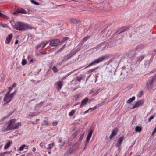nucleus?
<instances>
[{"instance_id":"nucleus-1","label":"nucleus","mask_w":156,"mask_h":156,"mask_svg":"<svg viewBox=\"0 0 156 156\" xmlns=\"http://www.w3.org/2000/svg\"><path fill=\"white\" fill-rule=\"evenodd\" d=\"M12 25L15 29L19 31H24L28 29H32L34 28L28 24L21 22H16L14 24L12 23Z\"/></svg>"},{"instance_id":"nucleus-34","label":"nucleus","mask_w":156,"mask_h":156,"mask_svg":"<svg viewBox=\"0 0 156 156\" xmlns=\"http://www.w3.org/2000/svg\"><path fill=\"white\" fill-rule=\"evenodd\" d=\"M16 92V90H15L12 93L10 94L9 95V96L11 97L12 98L15 95Z\"/></svg>"},{"instance_id":"nucleus-33","label":"nucleus","mask_w":156,"mask_h":156,"mask_svg":"<svg viewBox=\"0 0 156 156\" xmlns=\"http://www.w3.org/2000/svg\"><path fill=\"white\" fill-rule=\"evenodd\" d=\"M31 2L32 3L34 4V5H39V3L37 2H36L35 0H31Z\"/></svg>"},{"instance_id":"nucleus-58","label":"nucleus","mask_w":156,"mask_h":156,"mask_svg":"<svg viewBox=\"0 0 156 156\" xmlns=\"http://www.w3.org/2000/svg\"><path fill=\"white\" fill-rule=\"evenodd\" d=\"M90 137H89L87 136V139H86V140H87V141H89L90 140Z\"/></svg>"},{"instance_id":"nucleus-45","label":"nucleus","mask_w":156,"mask_h":156,"mask_svg":"<svg viewBox=\"0 0 156 156\" xmlns=\"http://www.w3.org/2000/svg\"><path fill=\"white\" fill-rule=\"evenodd\" d=\"M82 77H77L76 80L77 81L80 82L82 80Z\"/></svg>"},{"instance_id":"nucleus-10","label":"nucleus","mask_w":156,"mask_h":156,"mask_svg":"<svg viewBox=\"0 0 156 156\" xmlns=\"http://www.w3.org/2000/svg\"><path fill=\"white\" fill-rule=\"evenodd\" d=\"M70 21L73 24H75L76 26L80 27L81 25L80 22L75 18H71L70 19Z\"/></svg>"},{"instance_id":"nucleus-55","label":"nucleus","mask_w":156,"mask_h":156,"mask_svg":"<svg viewBox=\"0 0 156 156\" xmlns=\"http://www.w3.org/2000/svg\"><path fill=\"white\" fill-rule=\"evenodd\" d=\"M75 70L73 71L70 72V73H68L66 75V77H67L68 76H69V75H70L72 73H73V72H74Z\"/></svg>"},{"instance_id":"nucleus-3","label":"nucleus","mask_w":156,"mask_h":156,"mask_svg":"<svg viewBox=\"0 0 156 156\" xmlns=\"http://www.w3.org/2000/svg\"><path fill=\"white\" fill-rule=\"evenodd\" d=\"M16 120L15 119H12L9 121L7 123L8 126L7 127V130H13L14 129V123L16 122Z\"/></svg>"},{"instance_id":"nucleus-17","label":"nucleus","mask_w":156,"mask_h":156,"mask_svg":"<svg viewBox=\"0 0 156 156\" xmlns=\"http://www.w3.org/2000/svg\"><path fill=\"white\" fill-rule=\"evenodd\" d=\"M90 37V36L88 35H87L84 38H83L82 41H81V43L80 44L82 45L87 40L89 39Z\"/></svg>"},{"instance_id":"nucleus-25","label":"nucleus","mask_w":156,"mask_h":156,"mask_svg":"<svg viewBox=\"0 0 156 156\" xmlns=\"http://www.w3.org/2000/svg\"><path fill=\"white\" fill-rule=\"evenodd\" d=\"M118 132V129L117 128H115L112 131V133L113 134L114 136L116 135L117 134Z\"/></svg>"},{"instance_id":"nucleus-50","label":"nucleus","mask_w":156,"mask_h":156,"mask_svg":"<svg viewBox=\"0 0 156 156\" xmlns=\"http://www.w3.org/2000/svg\"><path fill=\"white\" fill-rule=\"evenodd\" d=\"M44 102V101L41 102L39 103L37 105L39 106H41L43 105Z\"/></svg>"},{"instance_id":"nucleus-4","label":"nucleus","mask_w":156,"mask_h":156,"mask_svg":"<svg viewBox=\"0 0 156 156\" xmlns=\"http://www.w3.org/2000/svg\"><path fill=\"white\" fill-rule=\"evenodd\" d=\"M108 45V43H106V41H104L100 43L99 45L96 47V48L97 49H100L102 48V50H104L105 49L107 48Z\"/></svg>"},{"instance_id":"nucleus-20","label":"nucleus","mask_w":156,"mask_h":156,"mask_svg":"<svg viewBox=\"0 0 156 156\" xmlns=\"http://www.w3.org/2000/svg\"><path fill=\"white\" fill-rule=\"evenodd\" d=\"M73 146H72L67 151V153H65V154H71L72 153L73 151H74Z\"/></svg>"},{"instance_id":"nucleus-47","label":"nucleus","mask_w":156,"mask_h":156,"mask_svg":"<svg viewBox=\"0 0 156 156\" xmlns=\"http://www.w3.org/2000/svg\"><path fill=\"white\" fill-rule=\"evenodd\" d=\"M40 145L41 147L42 148L45 147L46 148V147H45V146H44V144L43 143H41L40 144Z\"/></svg>"},{"instance_id":"nucleus-9","label":"nucleus","mask_w":156,"mask_h":156,"mask_svg":"<svg viewBox=\"0 0 156 156\" xmlns=\"http://www.w3.org/2000/svg\"><path fill=\"white\" fill-rule=\"evenodd\" d=\"M20 13L22 14H27V11L22 8H20L19 9L18 11L15 12L13 13V14L15 15H17L18 13Z\"/></svg>"},{"instance_id":"nucleus-8","label":"nucleus","mask_w":156,"mask_h":156,"mask_svg":"<svg viewBox=\"0 0 156 156\" xmlns=\"http://www.w3.org/2000/svg\"><path fill=\"white\" fill-rule=\"evenodd\" d=\"M144 101L143 100H140L136 102L135 105L133 107L132 109H134L139 106H141L144 103Z\"/></svg>"},{"instance_id":"nucleus-40","label":"nucleus","mask_w":156,"mask_h":156,"mask_svg":"<svg viewBox=\"0 0 156 156\" xmlns=\"http://www.w3.org/2000/svg\"><path fill=\"white\" fill-rule=\"evenodd\" d=\"M108 30H107V29H105V30H103L102 32V34H104L103 35V37H104L107 34H105V32H107L108 31Z\"/></svg>"},{"instance_id":"nucleus-49","label":"nucleus","mask_w":156,"mask_h":156,"mask_svg":"<svg viewBox=\"0 0 156 156\" xmlns=\"http://www.w3.org/2000/svg\"><path fill=\"white\" fill-rule=\"evenodd\" d=\"M105 104V101H104L102 102L100 104H98V105H99V106H101L104 105V104Z\"/></svg>"},{"instance_id":"nucleus-19","label":"nucleus","mask_w":156,"mask_h":156,"mask_svg":"<svg viewBox=\"0 0 156 156\" xmlns=\"http://www.w3.org/2000/svg\"><path fill=\"white\" fill-rule=\"evenodd\" d=\"M12 141H9L8 142H7L4 147V148L5 150H6L9 148V146H10L11 144H12Z\"/></svg>"},{"instance_id":"nucleus-64","label":"nucleus","mask_w":156,"mask_h":156,"mask_svg":"<svg viewBox=\"0 0 156 156\" xmlns=\"http://www.w3.org/2000/svg\"><path fill=\"white\" fill-rule=\"evenodd\" d=\"M36 150V149L35 147H33L32 149V151L34 152Z\"/></svg>"},{"instance_id":"nucleus-30","label":"nucleus","mask_w":156,"mask_h":156,"mask_svg":"<svg viewBox=\"0 0 156 156\" xmlns=\"http://www.w3.org/2000/svg\"><path fill=\"white\" fill-rule=\"evenodd\" d=\"M99 107V105H96L95 106H94V107L90 108L89 109L90 110V112H91V111H93V110H95L97 108H98Z\"/></svg>"},{"instance_id":"nucleus-63","label":"nucleus","mask_w":156,"mask_h":156,"mask_svg":"<svg viewBox=\"0 0 156 156\" xmlns=\"http://www.w3.org/2000/svg\"><path fill=\"white\" fill-rule=\"evenodd\" d=\"M61 51H60V49H59L58 50H57L55 52V53H58L59 52H60Z\"/></svg>"},{"instance_id":"nucleus-12","label":"nucleus","mask_w":156,"mask_h":156,"mask_svg":"<svg viewBox=\"0 0 156 156\" xmlns=\"http://www.w3.org/2000/svg\"><path fill=\"white\" fill-rule=\"evenodd\" d=\"M62 82V81H59L56 83V84L57 86L56 88L57 89L59 90L61 89L63 85Z\"/></svg>"},{"instance_id":"nucleus-53","label":"nucleus","mask_w":156,"mask_h":156,"mask_svg":"<svg viewBox=\"0 0 156 156\" xmlns=\"http://www.w3.org/2000/svg\"><path fill=\"white\" fill-rule=\"evenodd\" d=\"M7 117H7V116H6L4 117L3 118H2V119H1V121H3L4 120L6 119L7 118Z\"/></svg>"},{"instance_id":"nucleus-38","label":"nucleus","mask_w":156,"mask_h":156,"mask_svg":"<svg viewBox=\"0 0 156 156\" xmlns=\"http://www.w3.org/2000/svg\"><path fill=\"white\" fill-rule=\"evenodd\" d=\"M42 125H48V123L47 120H44L42 123Z\"/></svg>"},{"instance_id":"nucleus-36","label":"nucleus","mask_w":156,"mask_h":156,"mask_svg":"<svg viewBox=\"0 0 156 156\" xmlns=\"http://www.w3.org/2000/svg\"><path fill=\"white\" fill-rule=\"evenodd\" d=\"M68 39V37H65L63 38V39L60 41V43H62L64 41H66Z\"/></svg>"},{"instance_id":"nucleus-39","label":"nucleus","mask_w":156,"mask_h":156,"mask_svg":"<svg viewBox=\"0 0 156 156\" xmlns=\"http://www.w3.org/2000/svg\"><path fill=\"white\" fill-rule=\"evenodd\" d=\"M52 69L53 70V72L55 73H56L58 71L57 68L55 66L53 67L52 68Z\"/></svg>"},{"instance_id":"nucleus-44","label":"nucleus","mask_w":156,"mask_h":156,"mask_svg":"<svg viewBox=\"0 0 156 156\" xmlns=\"http://www.w3.org/2000/svg\"><path fill=\"white\" fill-rule=\"evenodd\" d=\"M101 91V90L100 88H98L96 92L94 94L96 95V94H98L99 92Z\"/></svg>"},{"instance_id":"nucleus-31","label":"nucleus","mask_w":156,"mask_h":156,"mask_svg":"<svg viewBox=\"0 0 156 156\" xmlns=\"http://www.w3.org/2000/svg\"><path fill=\"white\" fill-rule=\"evenodd\" d=\"M89 132L88 133V135H87V136L91 137L92 133L93 130L92 129H90L89 130Z\"/></svg>"},{"instance_id":"nucleus-28","label":"nucleus","mask_w":156,"mask_h":156,"mask_svg":"<svg viewBox=\"0 0 156 156\" xmlns=\"http://www.w3.org/2000/svg\"><path fill=\"white\" fill-rule=\"evenodd\" d=\"M54 143H51V144L48 145V146L46 147V149H51L53 146Z\"/></svg>"},{"instance_id":"nucleus-52","label":"nucleus","mask_w":156,"mask_h":156,"mask_svg":"<svg viewBox=\"0 0 156 156\" xmlns=\"http://www.w3.org/2000/svg\"><path fill=\"white\" fill-rule=\"evenodd\" d=\"M1 16H0V17H3L4 18H7V16L3 14L2 13V14H0Z\"/></svg>"},{"instance_id":"nucleus-29","label":"nucleus","mask_w":156,"mask_h":156,"mask_svg":"<svg viewBox=\"0 0 156 156\" xmlns=\"http://www.w3.org/2000/svg\"><path fill=\"white\" fill-rule=\"evenodd\" d=\"M156 115V113H154L153 115L151 116L148 119V122H150Z\"/></svg>"},{"instance_id":"nucleus-23","label":"nucleus","mask_w":156,"mask_h":156,"mask_svg":"<svg viewBox=\"0 0 156 156\" xmlns=\"http://www.w3.org/2000/svg\"><path fill=\"white\" fill-rule=\"evenodd\" d=\"M135 99V97L134 96H133L132 98H129L128 100L126 102L127 103L130 104L131 103L134 101Z\"/></svg>"},{"instance_id":"nucleus-5","label":"nucleus","mask_w":156,"mask_h":156,"mask_svg":"<svg viewBox=\"0 0 156 156\" xmlns=\"http://www.w3.org/2000/svg\"><path fill=\"white\" fill-rule=\"evenodd\" d=\"M130 27L129 26H123L119 29L116 32V34H119L123 32L128 31Z\"/></svg>"},{"instance_id":"nucleus-26","label":"nucleus","mask_w":156,"mask_h":156,"mask_svg":"<svg viewBox=\"0 0 156 156\" xmlns=\"http://www.w3.org/2000/svg\"><path fill=\"white\" fill-rule=\"evenodd\" d=\"M8 126V124H7V123L5 124L2 127V130L3 131H9V130H7V126Z\"/></svg>"},{"instance_id":"nucleus-48","label":"nucleus","mask_w":156,"mask_h":156,"mask_svg":"<svg viewBox=\"0 0 156 156\" xmlns=\"http://www.w3.org/2000/svg\"><path fill=\"white\" fill-rule=\"evenodd\" d=\"M10 91H9L8 92H7V93L5 95V96H4V99H5V98H6V97H7V96H9V93H10Z\"/></svg>"},{"instance_id":"nucleus-18","label":"nucleus","mask_w":156,"mask_h":156,"mask_svg":"<svg viewBox=\"0 0 156 156\" xmlns=\"http://www.w3.org/2000/svg\"><path fill=\"white\" fill-rule=\"evenodd\" d=\"M12 98L9 95V96H7V97H6L5 99H4V101H6V104H7L8 103H9L12 100Z\"/></svg>"},{"instance_id":"nucleus-22","label":"nucleus","mask_w":156,"mask_h":156,"mask_svg":"<svg viewBox=\"0 0 156 156\" xmlns=\"http://www.w3.org/2000/svg\"><path fill=\"white\" fill-rule=\"evenodd\" d=\"M47 44V43H46V44H44V45H43L44 44V43H41V44H40L37 47V49H39L41 48V46H42V48H44L45 47V46H46V45Z\"/></svg>"},{"instance_id":"nucleus-61","label":"nucleus","mask_w":156,"mask_h":156,"mask_svg":"<svg viewBox=\"0 0 156 156\" xmlns=\"http://www.w3.org/2000/svg\"><path fill=\"white\" fill-rule=\"evenodd\" d=\"M13 89V87H10L9 88V91H10V92L11 91V90Z\"/></svg>"},{"instance_id":"nucleus-13","label":"nucleus","mask_w":156,"mask_h":156,"mask_svg":"<svg viewBox=\"0 0 156 156\" xmlns=\"http://www.w3.org/2000/svg\"><path fill=\"white\" fill-rule=\"evenodd\" d=\"M88 100V98L87 97H86L82 101L81 105H80V108L83 107L85 105Z\"/></svg>"},{"instance_id":"nucleus-15","label":"nucleus","mask_w":156,"mask_h":156,"mask_svg":"<svg viewBox=\"0 0 156 156\" xmlns=\"http://www.w3.org/2000/svg\"><path fill=\"white\" fill-rule=\"evenodd\" d=\"M145 57L144 55H142L140 56L137 57L136 58V62H138L139 63H140V62Z\"/></svg>"},{"instance_id":"nucleus-59","label":"nucleus","mask_w":156,"mask_h":156,"mask_svg":"<svg viewBox=\"0 0 156 156\" xmlns=\"http://www.w3.org/2000/svg\"><path fill=\"white\" fill-rule=\"evenodd\" d=\"M114 136V135H113V134H112V133H111V134L110 135V136H109V138L111 139L113 137V136Z\"/></svg>"},{"instance_id":"nucleus-35","label":"nucleus","mask_w":156,"mask_h":156,"mask_svg":"<svg viewBox=\"0 0 156 156\" xmlns=\"http://www.w3.org/2000/svg\"><path fill=\"white\" fill-rule=\"evenodd\" d=\"M98 67H97L96 68H94L93 69H91L88 71V72L89 73H91L94 71L95 70L97 69L98 68Z\"/></svg>"},{"instance_id":"nucleus-62","label":"nucleus","mask_w":156,"mask_h":156,"mask_svg":"<svg viewBox=\"0 0 156 156\" xmlns=\"http://www.w3.org/2000/svg\"><path fill=\"white\" fill-rule=\"evenodd\" d=\"M61 51H60V49H59L58 50H57L55 52V53H58L59 52H60Z\"/></svg>"},{"instance_id":"nucleus-51","label":"nucleus","mask_w":156,"mask_h":156,"mask_svg":"<svg viewBox=\"0 0 156 156\" xmlns=\"http://www.w3.org/2000/svg\"><path fill=\"white\" fill-rule=\"evenodd\" d=\"M131 53H133V56H132V58H133V57H135L136 55V53H135L134 52V51H131Z\"/></svg>"},{"instance_id":"nucleus-41","label":"nucleus","mask_w":156,"mask_h":156,"mask_svg":"<svg viewBox=\"0 0 156 156\" xmlns=\"http://www.w3.org/2000/svg\"><path fill=\"white\" fill-rule=\"evenodd\" d=\"M84 135V133L82 134L80 137L79 138V140L80 141H81L83 138Z\"/></svg>"},{"instance_id":"nucleus-16","label":"nucleus","mask_w":156,"mask_h":156,"mask_svg":"<svg viewBox=\"0 0 156 156\" xmlns=\"http://www.w3.org/2000/svg\"><path fill=\"white\" fill-rule=\"evenodd\" d=\"M37 115V113L35 112H33L27 115V118L30 119Z\"/></svg>"},{"instance_id":"nucleus-60","label":"nucleus","mask_w":156,"mask_h":156,"mask_svg":"<svg viewBox=\"0 0 156 156\" xmlns=\"http://www.w3.org/2000/svg\"><path fill=\"white\" fill-rule=\"evenodd\" d=\"M18 42H19V41L18 40H16L15 42V45L17 44H18Z\"/></svg>"},{"instance_id":"nucleus-7","label":"nucleus","mask_w":156,"mask_h":156,"mask_svg":"<svg viewBox=\"0 0 156 156\" xmlns=\"http://www.w3.org/2000/svg\"><path fill=\"white\" fill-rule=\"evenodd\" d=\"M75 54V52H73L68 54L65 55L63 57V58L62 59L61 63L66 60H68L69 59L73 56Z\"/></svg>"},{"instance_id":"nucleus-46","label":"nucleus","mask_w":156,"mask_h":156,"mask_svg":"<svg viewBox=\"0 0 156 156\" xmlns=\"http://www.w3.org/2000/svg\"><path fill=\"white\" fill-rule=\"evenodd\" d=\"M8 153V152H5L2 153L0 154V156H5V154Z\"/></svg>"},{"instance_id":"nucleus-27","label":"nucleus","mask_w":156,"mask_h":156,"mask_svg":"<svg viewBox=\"0 0 156 156\" xmlns=\"http://www.w3.org/2000/svg\"><path fill=\"white\" fill-rule=\"evenodd\" d=\"M135 130L136 132H140L142 130V128L139 126H137L135 128Z\"/></svg>"},{"instance_id":"nucleus-42","label":"nucleus","mask_w":156,"mask_h":156,"mask_svg":"<svg viewBox=\"0 0 156 156\" xmlns=\"http://www.w3.org/2000/svg\"><path fill=\"white\" fill-rule=\"evenodd\" d=\"M27 63L25 59H23L22 62V64L23 65H25Z\"/></svg>"},{"instance_id":"nucleus-54","label":"nucleus","mask_w":156,"mask_h":156,"mask_svg":"<svg viewBox=\"0 0 156 156\" xmlns=\"http://www.w3.org/2000/svg\"><path fill=\"white\" fill-rule=\"evenodd\" d=\"M75 70L73 71L70 72V73H68L66 75V77H67L68 76H69V75H70L72 73H73V72H74Z\"/></svg>"},{"instance_id":"nucleus-21","label":"nucleus","mask_w":156,"mask_h":156,"mask_svg":"<svg viewBox=\"0 0 156 156\" xmlns=\"http://www.w3.org/2000/svg\"><path fill=\"white\" fill-rule=\"evenodd\" d=\"M58 142L60 144H59V145L60 146V148L61 149L63 146H64V144L65 143V142L64 141H62L61 139H59L58 140Z\"/></svg>"},{"instance_id":"nucleus-57","label":"nucleus","mask_w":156,"mask_h":156,"mask_svg":"<svg viewBox=\"0 0 156 156\" xmlns=\"http://www.w3.org/2000/svg\"><path fill=\"white\" fill-rule=\"evenodd\" d=\"M90 112V110L89 108L88 110L85 111L84 112V113L85 114V113H87V112Z\"/></svg>"},{"instance_id":"nucleus-37","label":"nucleus","mask_w":156,"mask_h":156,"mask_svg":"<svg viewBox=\"0 0 156 156\" xmlns=\"http://www.w3.org/2000/svg\"><path fill=\"white\" fill-rule=\"evenodd\" d=\"M25 147V144H23L19 148V150L20 151H22L23 150L24 148Z\"/></svg>"},{"instance_id":"nucleus-6","label":"nucleus","mask_w":156,"mask_h":156,"mask_svg":"<svg viewBox=\"0 0 156 156\" xmlns=\"http://www.w3.org/2000/svg\"><path fill=\"white\" fill-rule=\"evenodd\" d=\"M60 41L59 39H55L51 41L50 45L52 46H57L59 45Z\"/></svg>"},{"instance_id":"nucleus-24","label":"nucleus","mask_w":156,"mask_h":156,"mask_svg":"<svg viewBox=\"0 0 156 156\" xmlns=\"http://www.w3.org/2000/svg\"><path fill=\"white\" fill-rule=\"evenodd\" d=\"M20 122H18L16 123H15V122L14 123V129H15L18 128L20 126Z\"/></svg>"},{"instance_id":"nucleus-11","label":"nucleus","mask_w":156,"mask_h":156,"mask_svg":"<svg viewBox=\"0 0 156 156\" xmlns=\"http://www.w3.org/2000/svg\"><path fill=\"white\" fill-rule=\"evenodd\" d=\"M124 139V136H123L120 137L119 139L118 140L116 143V145L118 147L120 146L122 142L123 141Z\"/></svg>"},{"instance_id":"nucleus-14","label":"nucleus","mask_w":156,"mask_h":156,"mask_svg":"<svg viewBox=\"0 0 156 156\" xmlns=\"http://www.w3.org/2000/svg\"><path fill=\"white\" fill-rule=\"evenodd\" d=\"M12 34H10L8 36V37L6 38L5 43L6 44H9L11 40L12 39Z\"/></svg>"},{"instance_id":"nucleus-56","label":"nucleus","mask_w":156,"mask_h":156,"mask_svg":"<svg viewBox=\"0 0 156 156\" xmlns=\"http://www.w3.org/2000/svg\"><path fill=\"white\" fill-rule=\"evenodd\" d=\"M57 124H58V122H53L52 123V124H53V126H56L57 125Z\"/></svg>"},{"instance_id":"nucleus-32","label":"nucleus","mask_w":156,"mask_h":156,"mask_svg":"<svg viewBox=\"0 0 156 156\" xmlns=\"http://www.w3.org/2000/svg\"><path fill=\"white\" fill-rule=\"evenodd\" d=\"M76 109L75 110H72L71 112L69 113V115L70 116H72V115L74 114L75 112V110H76Z\"/></svg>"},{"instance_id":"nucleus-2","label":"nucleus","mask_w":156,"mask_h":156,"mask_svg":"<svg viewBox=\"0 0 156 156\" xmlns=\"http://www.w3.org/2000/svg\"><path fill=\"white\" fill-rule=\"evenodd\" d=\"M107 56H103L102 57H100L98 58L95 59L94 61H93L91 63L89 64L87 66V68L91 66L95 65L96 64H98L104 60H105Z\"/></svg>"},{"instance_id":"nucleus-43","label":"nucleus","mask_w":156,"mask_h":156,"mask_svg":"<svg viewBox=\"0 0 156 156\" xmlns=\"http://www.w3.org/2000/svg\"><path fill=\"white\" fill-rule=\"evenodd\" d=\"M0 26L2 27L5 28L6 27L7 25L6 24H4L2 23H0Z\"/></svg>"}]
</instances>
